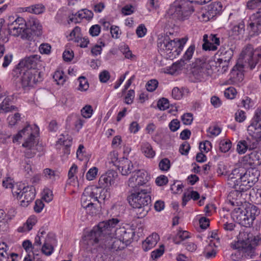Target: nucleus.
I'll list each match as a JSON object with an SVG mask.
<instances>
[{"instance_id": "a878e982", "label": "nucleus", "mask_w": 261, "mask_h": 261, "mask_svg": "<svg viewBox=\"0 0 261 261\" xmlns=\"http://www.w3.org/2000/svg\"><path fill=\"white\" fill-rule=\"evenodd\" d=\"M245 32V23L241 21L238 24L234 25L229 32V35L233 36L243 35Z\"/></svg>"}, {"instance_id": "e2e57ef3", "label": "nucleus", "mask_w": 261, "mask_h": 261, "mask_svg": "<svg viewBox=\"0 0 261 261\" xmlns=\"http://www.w3.org/2000/svg\"><path fill=\"white\" fill-rule=\"evenodd\" d=\"M203 70V69L195 68L193 71L194 75L199 81H201L204 79L205 73Z\"/></svg>"}, {"instance_id": "1a4fd4ad", "label": "nucleus", "mask_w": 261, "mask_h": 261, "mask_svg": "<svg viewBox=\"0 0 261 261\" xmlns=\"http://www.w3.org/2000/svg\"><path fill=\"white\" fill-rule=\"evenodd\" d=\"M173 8L174 10V17L181 21L188 19L194 12L192 3L186 0H176L173 4Z\"/></svg>"}, {"instance_id": "9d476101", "label": "nucleus", "mask_w": 261, "mask_h": 261, "mask_svg": "<svg viewBox=\"0 0 261 261\" xmlns=\"http://www.w3.org/2000/svg\"><path fill=\"white\" fill-rule=\"evenodd\" d=\"M149 177L148 173L144 170H137L133 171L127 181L132 191L140 190V187L146 185Z\"/></svg>"}, {"instance_id": "393cba45", "label": "nucleus", "mask_w": 261, "mask_h": 261, "mask_svg": "<svg viewBox=\"0 0 261 261\" xmlns=\"http://www.w3.org/2000/svg\"><path fill=\"white\" fill-rule=\"evenodd\" d=\"M159 236L153 233L146 238L142 243V248L145 251H147L154 247L159 240Z\"/></svg>"}, {"instance_id": "f3484780", "label": "nucleus", "mask_w": 261, "mask_h": 261, "mask_svg": "<svg viewBox=\"0 0 261 261\" xmlns=\"http://www.w3.org/2000/svg\"><path fill=\"white\" fill-rule=\"evenodd\" d=\"M35 197V189L33 186L23 187L22 193L21 194V206L27 207L34 199Z\"/></svg>"}, {"instance_id": "774afa93", "label": "nucleus", "mask_w": 261, "mask_h": 261, "mask_svg": "<svg viewBox=\"0 0 261 261\" xmlns=\"http://www.w3.org/2000/svg\"><path fill=\"white\" fill-rule=\"evenodd\" d=\"M110 77L109 72L107 70L101 72L99 75V80L101 83H106Z\"/></svg>"}, {"instance_id": "5fc2aeb1", "label": "nucleus", "mask_w": 261, "mask_h": 261, "mask_svg": "<svg viewBox=\"0 0 261 261\" xmlns=\"http://www.w3.org/2000/svg\"><path fill=\"white\" fill-rule=\"evenodd\" d=\"M101 28L98 24L93 25L89 29V34L92 37L98 36L100 33Z\"/></svg>"}, {"instance_id": "864d4df0", "label": "nucleus", "mask_w": 261, "mask_h": 261, "mask_svg": "<svg viewBox=\"0 0 261 261\" xmlns=\"http://www.w3.org/2000/svg\"><path fill=\"white\" fill-rule=\"evenodd\" d=\"M53 250L54 248L51 245L46 241L44 243L42 247V251L44 254L46 255H49L52 253Z\"/></svg>"}, {"instance_id": "a211bd4d", "label": "nucleus", "mask_w": 261, "mask_h": 261, "mask_svg": "<svg viewBox=\"0 0 261 261\" xmlns=\"http://www.w3.org/2000/svg\"><path fill=\"white\" fill-rule=\"evenodd\" d=\"M195 49V45L192 44L189 46L185 52L182 58L180 61L172 64L171 69L175 71L180 70L192 57Z\"/></svg>"}, {"instance_id": "0eeeda50", "label": "nucleus", "mask_w": 261, "mask_h": 261, "mask_svg": "<svg viewBox=\"0 0 261 261\" xmlns=\"http://www.w3.org/2000/svg\"><path fill=\"white\" fill-rule=\"evenodd\" d=\"M13 72L17 77L20 76L21 85L24 89L33 87L34 84L41 81L43 79V74L39 70L17 67Z\"/></svg>"}, {"instance_id": "c9c22d12", "label": "nucleus", "mask_w": 261, "mask_h": 261, "mask_svg": "<svg viewBox=\"0 0 261 261\" xmlns=\"http://www.w3.org/2000/svg\"><path fill=\"white\" fill-rule=\"evenodd\" d=\"M251 136V138H247L246 140H244L245 142H246V145H247L248 149L249 150L257 148L258 145H259L256 138H255V136L254 138L253 137V135Z\"/></svg>"}, {"instance_id": "a18cd8bd", "label": "nucleus", "mask_w": 261, "mask_h": 261, "mask_svg": "<svg viewBox=\"0 0 261 261\" xmlns=\"http://www.w3.org/2000/svg\"><path fill=\"white\" fill-rule=\"evenodd\" d=\"M158 84V81L156 80H149L146 85L147 90L149 92L154 91L156 89Z\"/></svg>"}, {"instance_id": "4c0bfd02", "label": "nucleus", "mask_w": 261, "mask_h": 261, "mask_svg": "<svg viewBox=\"0 0 261 261\" xmlns=\"http://www.w3.org/2000/svg\"><path fill=\"white\" fill-rule=\"evenodd\" d=\"M231 147V142L229 140H222L219 143V149L222 152H226Z\"/></svg>"}, {"instance_id": "c03bdc74", "label": "nucleus", "mask_w": 261, "mask_h": 261, "mask_svg": "<svg viewBox=\"0 0 261 261\" xmlns=\"http://www.w3.org/2000/svg\"><path fill=\"white\" fill-rule=\"evenodd\" d=\"M157 106L160 110L164 111L169 108V101L167 98H162L158 101Z\"/></svg>"}, {"instance_id": "9b49d317", "label": "nucleus", "mask_w": 261, "mask_h": 261, "mask_svg": "<svg viewBox=\"0 0 261 261\" xmlns=\"http://www.w3.org/2000/svg\"><path fill=\"white\" fill-rule=\"evenodd\" d=\"M253 47L251 44H247L242 49L237 66L249 67L252 69L255 68V63L253 62Z\"/></svg>"}, {"instance_id": "dca6fc26", "label": "nucleus", "mask_w": 261, "mask_h": 261, "mask_svg": "<svg viewBox=\"0 0 261 261\" xmlns=\"http://www.w3.org/2000/svg\"><path fill=\"white\" fill-rule=\"evenodd\" d=\"M247 30L251 36H257L261 33V18L252 15L247 27Z\"/></svg>"}, {"instance_id": "603ef678", "label": "nucleus", "mask_w": 261, "mask_h": 261, "mask_svg": "<svg viewBox=\"0 0 261 261\" xmlns=\"http://www.w3.org/2000/svg\"><path fill=\"white\" fill-rule=\"evenodd\" d=\"M246 142L244 140L240 141L237 145V150L240 154H243L245 153L248 149Z\"/></svg>"}, {"instance_id": "6e6d98bb", "label": "nucleus", "mask_w": 261, "mask_h": 261, "mask_svg": "<svg viewBox=\"0 0 261 261\" xmlns=\"http://www.w3.org/2000/svg\"><path fill=\"white\" fill-rule=\"evenodd\" d=\"M236 90L233 87H229L226 89L224 91V96L228 99H233L236 94Z\"/></svg>"}, {"instance_id": "680f3d73", "label": "nucleus", "mask_w": 261, "mask_h": 261, "mask_svg": "<svg viewBox=\"0 0 261 261\" xmlns=\"http://www.w3.org/2000/svg\"><path fill=\"white\" fill-rule=\"evenodd\" d=\"M14 180L11 177H6L3 181V186L6 189H12L14 185Z\"/></svg>"}, {"instance_id": "b1692460", "label": "nucleus", "mask_w": 261, "mask_h": 261, "mask_svg": "<svg viewBox=\"0 0 261 261\" xmlns=\"http://www.w3.org/2000/svg\"><path fill=\"white\" fill-rule=\"evenodd\" d=\"M117 166L121 174L125 176L130 173L134 167L132 162L127 159H123Z\"/></svg>"}, {"instance_id": "338daca9", "label": "nucleus", "mask_w": 261, "mask_h": 261, "mask_svg": "<svg viewBox=\"0 0 261 261\" xmlns=\"http://www.w3.org/2000/svg\"><path fill=\"white\" fill-rule=\"evenodd\" d=\"M168 180L167 176L162 175L158 177L155 179V182L157 185L162 186L165 185L168 183Z\"/></svg>"}, {"instance_id": "cd10ccee", "label": "nucleus", "mask_w": 261, "mask_h": 261, "mask_svg": "<svg viewBox=\"0 0 261 261\" xmlns=\"http://www.w3.org/2000/svg\"><path fill=\"white\" fill-rule=\"evenodd\" d=\"M141 150L142 153L147 158H151L155 155V152L153 150L152 146L147 142L142 144Z\"/></svg>"}, {"instance_id": "49530a36", "label": "nucleus", "mask_w": 261, "mask_h": 261, "mask_svg": "<svg viewBox=\"0 0 261 261\" xmlns=\"http://www.w3.org/2000/svg\"><path fill=\"white\" fill-rule=\"evenodd\" d=\"M98 172V168L93 167L90 168L86 174V178L88 180H93L96 176Z\"/></svg>"}, {"instance_id": "3c124183", "label": "nucleus", "mask_w": 261, "mask_h": 261, "mask_svg": "<svg viewBox=\"0 0 261 261\" xmlns=\"http://www.w3.org/2000/svg\"><path fill=\"white\" fill-rule=\"evenodd\" d=\"M105 44L102 41L100 42V44H96L91 48V53L94 56H97L101 54L102 47L105 46Z\"/></svg>"}, {"instance_id": "37998d69", "label": "nucleus", "mask_w": 261, "mask_h": 261, "mask_svg": "<svg viewBox=\"0 0 261 261\" xmlns=\"http://www.w3.org/2000/svg\"><path fill=\"white\" fill-rule=\"evenodd\" d=\"M159 166L162 171H168L170 167V162L168 159L164 158L160 162Z\"/></svg>"}, {"instance_id": "7ed1b4c3", "label": "nucleus", "mask_w": 261, "mask_h": 261, "mask_svg": "<svg viewBox=\"0 0 261 261\" xmlns=\"http://www.w3.org/2000/svg\"><path fill=\"white\" fill-rule=\"evenodd\" d=\"M187 39H171L167 35L161 36L158 40V48L161 54L171 60L178 56L186 43Z\"/></svg>"}, {"instance_id": "423d86ee", "label": "nucleus", "mask_w": 261, "mask_h": 261, "mask_svg": "<svg viewBox=\"0 0 261 261\" xmlns=\"http://www.w3.org/2000/svg\"><path fill=\"white\" fill-rule=\"evenodd\" d=\"M243 208L244 207L235 208L233 211V217L236 218L237 222L240 225L250 227L259 212L257 207L253 205H250L243 209Z\"/></svg>"}, {"instance_id": "bf43d9fd", "label": "nucleus", "mask_w": 261, "mask_h": 261, "mask_svg": "<svg viewBox=\"0 0 261 261\" xmlns=\"http://www.w3.org/2000/svg\"><path fill=\"white\" fill-rule=\"evenodd\" d=\"M135 97V92L133 90H130L128 91L125 97V103L130 105L133 102Z\"/></svg>"}, {"instance_id": "39448f33", "label": "nucleus", "mask_w": 261, "mask_h": 261, "mask_svg": "<svg viewBox=\"0 0 261 261\" xmlns=\"http://www.w3.org/2000/svg\"><path fill=\"white\" fill-rule=\"evenodd\" d=\"M109 229V239L113 237L119 238L122 241V244L127 245L131 242L134 236V232L130 228H125L124 227H117L120 220L117 218H112L107 220Z\"/></svg>"}, {"instance_id": "2f4dec72", "label": "nucleus", "mask_w": 261, "mask_h": 261, "mask_svg": "<svg viewBox=\"0 0 261 261\" xmlns=\"http://www.w3.org/2000/svg\"><path fill=\"white\" fill-rule=\"evenodd\" d=\"M10 99L9 98H6L0 105L1 110L3 111L5 113L14 110L16 108L14 106H10Z\"/></svg>"}, {"instance_id": "13d9d810", "label": "nucleus", "mask_w": 261, "mask_h": 261, "mask_svg": "<svg viewBox=\"0 0 261 261\" xmlns=\"http://www.w3.org/2000/svg\"><path fill=\"white\" fill-rule=\"evenodd\" d=\"M20 119V114L18 113H15L13 116H9L8 120L10 125H14Z\"/></svg>"}, {"instance_id": "8fccbe9b", "label": "nucleus", "mask_w": 261, "mask_h": 261, "mask_svg": "<svg viewBox=\"0 0 261 261\" xmlns=\"http://www.w3.org/2000/svg\"><path fill=\"white\" fill-rule=\"evenodd\" d=\"M42 194V198L46 202H49L53 200V194L52 191L48 189H44Z\"/></svg>"}, {"instance_id": "7c9ffc66", "label": "nucleus", "mask_w": 261, "mask_h": 261, "mask_svg": "<svg viewBox=\"0 0 261 261\" xmlns=\"http://www.w3.org/2000/svg\"><path fill=\"white\" fill-rule=\"evenodd\" d=\"M114 240L113 241L112 244L110 245L105 244L106 247L111 248L112 250L117 251L118 250H121L124 248V246L122 244V241L119 238L114 237Z\"/></svg>"}, {"instance_id": "ea45409f", "label": "nucleus", "mask_w": 261, "mask_h": 261, "mask_svg": "<svg viewBox=\"0 0 261 261\" xmlns=\"http://www.w3.org/2000/svg\"><path fill=\"white\" fill-rule=\"evenodd\" d=\"M253 56L255 66L258 63H259L260 66L261 65V47H258L255 49L253 48Z\"/></svg>"}, {"instance_id": "0e129e2a", "label": "nucleus", "mask_w": 261, "mask_h": 261, "mask_svg": "<svg viewBox=\"0 0 261 261\" xmlns=\"http://www.w3.org/2000/svg\"><path fill=\"white\" fill-rule=\"evenodd\" d=\"M39 49L41 54H49L50 52L51 46L48 43H42L40 45Z\"/></svg>"}, {"instance_id": "f8f14e48", "label": "nucleus", "mask_w": 261, "mask_h": 261, "mask_svg": "<svg viewBox=\"0 0 261 261\" xmlns=\"http://www.w3.org/2000/svg\"><path fill=\"white\" fill-rule=\"evenodd\" d=\"M98 187H90L86 188L82 196V206L85 209H87L91 205H94V202L97 200V194Z\"/></svg>"}, {"instance_id": "4d7b16f0", "label": "nucleus", "mask_w": 261, "mask_h": 261, "mask_svg": "<svg viewBox=\"0 0 261 261\" xmlns=\"http://www.w3.org/2000/svg\"><path fill=\"white\" fill-rule=\"evenodd\" d=\"M180 127V122L177 119H173L169 124V127L171 131L174 132Z\"/></svg>"}, {"instance_id": "6e6552de", "label": "nucleus", "mask_w": 261, "mask_h": 261, "mask_svg": "<svg viewBox=\"0 0 261 261\" xmlns=\"http://www.w3.org/2000/svg\"><path fill=\"white\" fill-rule=\"evenodd\" d=\"M14 17H9L10 22L8 23V30L10 34L14 36H21L23 39L29 40L32 33L30 29L27 27V23L22 17H17L13 20Z\"/></svg>"}, {"instance_id": "e433bc0d", "label": "nucleus", "mask_w": 261, "mask_h": 261, "mask_svg": "<svg viewBox=\"0 0 261 261\" xmlns=\"http://www.w3.org/2000/svg\"><path fill=\"white\" fill-rule=\"evenodd\" d=\"M82 116L85 118H89L93 114V109L90 105H86L81 111Z\"/></svg>"}, {"instance_id": "6ab92c4d", "label": "nucleus", "mask_w": 261, "mask_h": 261, "mask_svg": "<svg viewBox=\"0 0 261 261\" xmlns=\"http://www.w3.org/2000/svg\"><path fill=\"white\" fill-rule=\"evenodd\" d=\"M195 49V45L192 44L189 46L185 52L182 58L180 61L172 64L171 69L175 71L180 70L192 57Z\"/></svg>"}, {"instance_id": "f257e3e1", "label": "nucleus", "mask_w": 261, "mask_h": 261, "mask_svg": "<svg viewBox=\"0 0 261 261\" xmlns=\"http://www.w3.org/2000/svg\"><path fill=\"white\" fill-rule=\"evenodd\" d=\"M258 170L254 169L245 171L244 169L239 168L233 170L228 177L227 184L229 187L236 190L229 193L228 197L249 189L258 180Z\"/></svg>"}, {"instance_id": "5701e85b", "label": "nucleus", "mask_w": 261, "mask_h": 261, "mask_svg": "<svg viewBox=\"0 0 261 261\" xmlns=\"http://www.w3.org/2000/svg\"><path fill=\"white\" fill-rule=\"evenodd\" d=\"M81 28L79 27H75L70 34V36L74 37V41L77 43V45L82 48L87 47L89 43L88 38L82 37L80 36Z\"/></svg>"}, {"instance_id": "f03ea898", "label": "nucleus", "mask_w": 261, "mask_h": 261, "mask_svg": "<svg viewBox=\"0 0 261 261\" xmlns=\"http://www.w3.org/2000/svg\"><path fill=\"white\" fill-rule=\"evenodd\" d=\"M151 191V188L147 186L145 189L132 191L127 197L128 202L134 208L136 216L138 219L146 216L150 210L151 200L149 194Z\"/></svg>"}, {"instance_id": "473e14b6", "label": "nucleus", "mask_w": 261, "mask_h": 261, "mask_svg": "<svg viewBox=\"0 0 261 261\" xmlns=\"http://www.w3.org/2000/svg\"><path fill=\"white\" fill-rule=\"evenodd\" d=\"M189 238V232L187 231H179L175 238L173 239V241L176 244L180 243L181 241Z\"/></svg>"}, {"instance_id": "58836bf2", "label": "nucleus", "mask_w": 261, "mask_h": 261, "mask_svg": "<svg viewBox=\"0 0 261 261\" xmlns=\"http://www.w3.org/2000/svg\"><path fill=\"white\" fill-rule=\"evenodd\" d=\"M98 193L97 200L98 202L100 203L101 200L104 201L109 196V193L103 188L98 187Z\"/></svg>"}, {"instance_id": "4be33fe9", "label": "nucleus", "mask_w": 261, "mask_h": 261, "mask_svg": "<svg viewBox=\"0 0 261 261\" xmlns=\"http://www.w3.org/2000/svg\"><path fill=\"white\" fill-rule=\"evenodd\" d=\"M219 58L218 59V62L220 64L224 63H228L233 55V50L229 47H221L218 52Z\"/></svg>"}, {"instance_id": "4468645a", "label": "nucleus", "mask_w": 261, "mask_h": 261, "mask_svg": "<svg viewBox=\"0 0 261 261\" xmlns=\"http://www.w3.org/2000/svg\"><path fill=\"white\" fill-rule=\"evenodd\" d=\"M30 125H27L14 137L13 141H17L26 134L29 136V138L22 144V146L25 148H35V136L32 133Z\"/></svg>"}, {"instance_id": "aec40b11", "label": "nucleus", "mask_w": 261, "mask_h": 261, "mask_svg": "<svg viewBox=\"0 0 261 261\" xmlns=\"http://www.w3.org/2000/svg\"><path fill=\"white\" fill-rule=\"evenodd\" d=\"M117 176V173L113 170H110L100 176L98 185L100 188H106L114 184Z\"/></svg>"}, {"instance_id": "2eb2a0df", "label": "nucleus", "mask_w": 261, "mask_h": 261, "mask_svg": "<svg viewBox=\"0 0 261 261\" xmlns=\"http://www.w3.org/2000/svg\"><path fill=\"white\" fill-rule=\"evenodd\" d=\"M40 62V56L37 55H33L22 60L18 65L17 68L36 70Z\"/></svg>"}, {"instance_id": "de8ad7c7", "label": "nucleus", "mask_w": 261, "mask_h": 261, "mask_svg": "<svg viewBox=\"0 0 261 261\" xmlns=\"http://www.w3.org/2000/svg\"><path fill=\"white\" fill-rule=\"evenodd\" d=\"M164 252V245L160 246L159 248H158L151 252V256L153 259H156L161 256Z\"/></svg>"}, {"instance_id": "bb28decb", "label": "nucleus", "mask_w": 261, "mask_h": 261, "mask_svg": "<svg viewBox=\"0 0 261 261\" xmlns=\"http://www.w3.org/2000/svg\"><path fill=\"white\" fill-rule=\"evenodd\" d=\"M36 222V218L35 217H31L27 220L26 223L24 224L23 226L19 227L18 228V231L20 232L29 231L32 228L33 226Z\"/></svg>"}, {"instance_id": "c756f323", "label": "nucleus", "mask_w": 261, "mask_h": 261, "mask_svg": "<svg viewBox=\"0 0 261 261\" xmlns=\"http://www.w3.org/2000/svg\"><path fill=\"white\" fill-rule=\"evenodd\" d=\"M208 36L205 34L203 37V41L204 42L202 44V49L204 50H212L215 51L217 49L218 47L216 45L213 44L210 41L208 40Z\"/></svg>"}, {"instance_id": "a19ab883", "label": "nucleus", "mask_w": 261, "mask_h": 261, "mask_svg": "<svg viewBox=\"0 0 261 261\" xmlns=\"http://www.w3.org/2000/svg\"><path fill=\"white\" fill-rule=\"evenodd\" d=\"M261 153L256 152H252L249 156L250 159H251L253 162V163L255 165H260L261 163Z\"/></svg>"}, {"instance_id": "72a5a7b5", "label": "nucleus", "mask_w": 261, "mask_h": 261, "mask_svg": "<svg viewBox=\"0 0 261 261\" xmlns=\"http://www.w3.org/2000/svg\"><path fill=\"white\" fill-rule=\"evenodd\" d=\"M53 79L58 85H63L66 81V77L62 71L57 70L53 75Z\"/></svg>"}, {"instance_id": "052dcab7", "label": "nucleus", "mask_w": 261, "mask_h": 261, "mask_svg": "<svg viewBox=\"0 0 261 261\" xmlns=\"http://www.w3.org/2000/svg\"><path fill=\"white\" fill-rule=\"evenodd\" d=\"M212 148V143L208 141H205L199 144V149L201 151H204L207 152Z\"/></svg>"}, {"instance_id": "79ce46f5", "label": "nucleus", "mask_w": 261, "mask_h": 261, "mask_svg": "<svg viewBox=\"0 0 261 261\" xmlns=\"http://www.w3.org/2000/svg\"><path fill=\"white\" fill-rule=\"evenodd\" d=\"M79 90L81 91H86L89 88V83L88 81L84 76H80L79 77Z\"/></svg>"}, {"instance_id": "c85d7f7f", "label": "nucleus", "mask_w": 261, "mask_h": 261, "mask_svg": "<svg viewBox=\"0 0 261 261\" xmlns=\"http://www.w3.org/2000/svg\"><path fill=\"white\" fill-rule=\"evenodd\" d=\"M24 11L35 14H39L43 12L44 7L41 4H36L24 8Z\"/></svg>"}, {"instance_id": "f704fd0d", "label": "nucleus", "mask_w": 261, "mask_h": 261, "mask_svg": "<svg viewBox=\"0 0 261 261\" xmlns=\"http://www.w3.org/2000/svg\"><path fill=\"white\" fill-rule=\"evenodd\" d=\"M23 186L21 185L16 184L11 189L12 193L14 197L17 199H21V194L23 190Z\"/></svg>"}, {"instance_id": "20e7f679", "label": "nucleus", "mask_w": 261, "mask_h": 261, "mask_svg": "<svg viewBox=\"0 0 261 261\" xmlns=\"http://www.w3.org/2000/svg\"><path fill=\"white\" fill-rule=\"evenodd\" d=\"M104 238L108 240L109 239L107 220L99 222L91 231L87 232L83 238V241L85 244L92 249L101 245Z\"/></svg>"}, {"instance_id": "412c9836", "label": "nucleus", "mask_w": 261, "mask_h": 261, "mask_svg": "<svg viewBox=\"0 0 261 261\" xmlns=\"http://www.w3.org/2000/svg\"><path fill=\"white\" fill-rule=\"evenodd\" d=\"M241 66L234 67L230 73V77L228 81L229 84H238L244 79V74Z\"/></svg>"}, {"instance_id": "09e8293b", "label": "nucleus", "mask_w": 261, "mask_h": 261, "mask_svg": "<svg viewBox=\"0 0 261 261\" xmlns=\"http://www.w3.org/2000/svg\"><path fill=\"white\" fill-rule=\"evenodd\" d=\"M181 121L185 125H190L193 120V114L191 113L184 114L181 117Z\"/></svg>"}, {"instance_id": "69168bd1", "label": "nucleus", "mask_w": 261, "mask_h": 261, "mask_svg": "<svg viewBox=\"0 0 261 261\" xmlns=\"http://www.w3.org/2000/svg\"><path fill=\"white\" fill-rule=\"evenodd\" d=\"M190 149V146L188 142H184L179 147L180 152L184 155H187Z\"/></svg>"}, {"instance_id": "ddd939ff", "label": "nucleus", "mask_w": 261, "mask_h": 261, "mask_svg": "<svg viewBox=\"0 0 261 261\" xmlns=\"http://www.w3.org/2000/svg\"><path fill=\"white\" fill-rule=\"evenodd\" d=\"M247 130L250 135H255L257 141L261 145V111H256L254 119L248 126Z\"/></svg>"}]
</instances>
